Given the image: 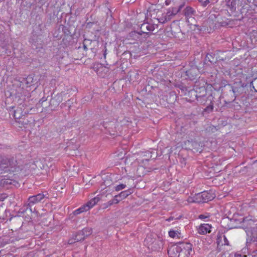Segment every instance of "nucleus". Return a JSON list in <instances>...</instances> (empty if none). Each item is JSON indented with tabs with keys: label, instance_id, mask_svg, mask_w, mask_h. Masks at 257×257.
Masks as SVG:
<instances>
[{
	"label": "nucleus",
	"instance_id": "f257e3e1",
	"mask_svg": "<svg viewBox=\"0 0 257 257\" xmlns=\"http://www.w3.org/2000/svg\"><path fill=\"white\" fill-rule=\"evenodd\" d=\"M20 170V167L14 157L0 155V174L9 173L15 175Z\"/></svg>",
	"mask_w": 257,
	"mask_h": 257
},
{
	"label": "nucleus",
	"instance_id": "f03ea898",
	"mask_svg": "<svg viewBox=\"0 0 257 257\" xmlns=\"http://www.w3.org/2000/svg\"><path fill=\"white\" fill-rule=\"evenodd\" d=\"M144 242L151 251H159L163 249L164 240L160 236L150 234L146 237Z\"/></svg>",
	"mask_w": 257,
	"mask_h": 257
},
{
	"label": "nucleus",
	"instance_id": "7ed1b4c3",
	"mask_svg": "<svg viewBox=\"0 0 257 257\" xmlns=\"http://www.w3.org/2000/svg\"><path fill=\"white\" fill-rule=\"evenodd\" d=\"M242 222L244 227L246 228L245 230L246 234L248 237H250V240L252 241H257V225L254 226L249 228L248 225L251 226L254 223V220L252 219L251 217H246L244 218Z\"/></svg>",
	"mask_w": 257,
	"mask_h": 257
},
{
	"label": "nucleus",
	"instance_id": "20e7f679",
	"mask_svg": "<svg viewBox=\"0 0 257 257\" xmlns=\"http://www.w3.org/2000/svg\"><path fill=\"white\" fill-rule=\"evenodd\" d=\"M100 200V198L96 196L89 200L86 204L83 205L73 212L74 215H78L86 212L92 208Z\"/></svg>",
	"mask_w": 257,
	"mask_h": 257
},
{
	"label": "nucleus",
	"instance_id": "39448f33",
	"mask_svg": "<svg viewBox=\"0 0 257 257\" xmlns=\"http://www.w3.org/2000/svg\"><path fill=\"white\" fill-rule=\"evenodd\" d=\"M192 251V245L190 243H179V257H189Z\"/></svg>",
	"mask_w": 257,
	"mask_h": 257
},
{
	"label": "nucleus",
	"instance_id": "423d86ee",
	"mask_svg": "<svg viewBox=\"0 0 257 257\" xmlns=\"http://www.w3.org/2000/svg\"><path fill=\"white\" fill-rule=\"evenodd\" d=\"M180 10V9L172 8L169 9L166 13L163 14V17L158 18L157 21L160 23H164L170 20L171 17L175 15Z\"/></svg>",
	"mask_w": 257,
	"mask_h": 257
},
{
	"label": "nucleus",
	"instance_id": "0eeeda50",
	"mask_svg": "<svg viewBox=\"0 0 257 257\" xmlns=\"http://www.w3.org/2000/svg\"><path fill=\"white\" fill-rule=\"evenodd\" d=\"M45 196L43 193H39L36 195L30 196L28 198V205L32 206L41 202L44 198Z\"/></svg>",
	"mask_w": 257,
	"mask_h": 257
},
{
	"label": "nucleus",
	"instance_id": "6e6552de",
	"mask_svg": "<svg viewBox=\"0 0 257 257\" xmlns=\"http://www.w3.org/2000/svg\"><path fill=\"white\" fill-rule=\"evenodd\" d=\"M25 108L24 105H20L14 110V117L17 121L20 123L18 119L22 118L26 114V112L24 110Z\"/></svg>",
	"mask_w": 257,
	"mask_h": 257
},
{
	"label": "nucleus",
	"instance_id": "1a4fd4ad",
	"mask_svg": "<svg viewBox=\"0 0 257 257\" xmlns=\"http://www.w3.org/2000/svg\"><path fill=\"white\" fill-rule=\"evenodd\" d=\"M92 232V229L90 228H83L76 236V239L77 241L84 240L86 237L91 234Z\"/></svg>",
	"mask_w": 257,
	"mask_h": 257
},
{
	"label": "nucleus",
	"instance_id": "9d476101",
	"mask_svg": "<svg viewBox=\"0 0 257 257\" xmlns=\"http://www.w3.org/2000/svg\"><path fill=\"white\" fill-rule=\"evenodd\" d=\"M212 226L208 223L200 224L197 228V232L200 234L204 235L211 231Z\"/></svg>",
	"mask_w": 257,
	"mask_h": 257
},
{
	"label": "nucleus",
	"instance_id": "9b49d317",
	"mask_svg": "<svg viewBox=\"0 0 257 257\" xmlns=\"http://www.w3.org/2000/svg\"><path fill=\"white\" fill-rule=\"evenodd\" d=\"M202 203L207 202L213 200L216 196L215 193L211 190L201 192Z\"/></svg>",
	"mask_w": 257,
	"mask_h": 257
},
{
	"label": "nucleus",
	"instance_id": "f8f14e48",
	"mask_svg": "<svg viewBox=\"0 0 257 257\" xmlns=\"http://www.w3.org/2000/svg\"><path fill=\"white\" fill-rule=\"evenodd\" d=\"M168 254L170 257H179V243L169 247Z\"/></svg>",
	"mask_w": 257,
	"mask_h": 257
},
{
	"label": "nucleus",
	"instance_id": "ddd939ff",
	"mask_svg": "<svg viewBox=\"0 0 257 257\" xmlns=\"http://www.w3.org/2000/svg\"><path fill=\"white\" fill-rule=\"evenodd\" d=\"M201 193L195 194L190 196L188 199L187 201L189 203H202Z\"/></svg>",
	"mask_w": 257,
	"mask_h": 257
},
{
	"label": "nucleus",
	"instance_id": "4468645a",
	"mask_svg": "<svg viewBox=\"0 0 257 257\" xmlns=\"http://www.w3.org/2000/svg\"><path fill=\"white\" fill-rule=\"evenodd\" d=\"M140 29L142 33H147L155 30V25H152L149 23H144L141 25Z\"/></svg>",
	"mask_w": 257,
	"mask_h": 257
},
{
	"label": "nucleus",
	"instance_id": "2eb2a0df",
	"mask_svg": "<svg viewBox=\"0 0 257 257\" xmlns=\"http://www.w3.org/2000/svg\"><path fill=\"white\" fill-rule=\"evenodd\" d=\"M226 6L231 12H235L239 0H226Z\"/></svg>",
	"mask_w": 257,
	"mask_h": 257
},
{
	"label": "nucleus",
	"instance_id": "dca6fc26",
	"mask_svg": "<svg viewBox=\"0 0 257 257\" xmlns=\"http://www.w3.org/2000/svg\"><path fill=\"white\" fill-rule=\"evenodd\" d=\"M198 70L196 67H191L186 72V75L191 80H193L197 76Z\"/></svg>",
	"mask_w": 257,
	"mask_h": 257
},
{
	"label": "nucleus",
	"instance_id": "f3484780",
	"mask_svg": "<svg viewBox=\"0 0 257 257\" xmlns=\"http://www.w3.org/2000/svg\"><path fill=\"white\" fill-rule=\"evenodd\" d=\"M17 183H18L16 181L10 178H6L5 177L4 178L0 180V185L4 187L8 185H16Z\"/></svg>",
	"mask_w": 257,
	"mask_h": 257
},
{
	"label": "nucleus",
	"instance_id": "a211bd4d",
	"mask_svg": "<svg viewBox=\"0 0 257 257\" xmlns=\"http://www.w3.org/2000/svg\"><path fill=\"white\" fill-rule=\"evenodd\" d=\"M184 13L185 18H187L189 17L195 16L196 12L192 7L187 6L185 8Z\"/></svg>",
	"mask_w": 257,
	"mask_h": 257
},
{
	"label": "nucleus",
	"instance_id": "6ab92c4d",
	"mask_svg": "<svg viewBox=\"0 0 257 257\" xmlns=\"http://www.w3.org/2000/svg\"><path fill=\"white\" fill-rule=\"evenodd\" d=\"M217 242L221 245H228L229 241L225 235H220L218 236Z\"/></svg>",
	"mask_w": 257,
	"mask_h": 257
},
{
	"label": "nucleus",
	"instance_id": "aec40b11",
	"mask_svg": "<svg viewBox=\"0 0 257 257\" xmlns=\"http://www.w3.org/2000/svg\"><path fill=\"white\" fill-rule=\"evenodd\" d=\"M169 235L170 237L173 238H179L181 236V233L180 231L177 230H170L169 232Z\"/></svg>",
	"mask_w": 257,
	"mask_h": 257
},
{
	"label": "nucleus",
	"instance_id": "412c9836",
	"mask_svg": "<svg viewBox=\"0 0 257 257\" xmlns=\"http://www.w3.org/2000/svg\"><path fill=\"white\" fill-rule=\"evenodd\" d=\"M92 41L91 40L85 39L83 42V47L84 50L86 51L88 49H92L91 46Z\"/></svg>",
	"mask_w": 257,
	"mask_h": 257
},
{
	"label": "nucleus",
	"instance_id": "4be33fe9",
	"mask_svg": "<svg viewBox=\"0 0 257 257\" xmlns=\"http://www.w3.org/2000/svg\"><path fill=\"white\" fill-rule=\"evenodd\" d=\"M186 21L190 26H196V20L194 16H191L186 18Z\"/></svg>",
	"mask_w": 257,
	"mask_h": 257
},
{
	"label": "nucleus",
	"instance_id": "5701e85b",
	"mask_svg": "<svg viewBox=\"0 0 257 257\" xmlns=\"http://www.w3.org/2000/svg\"><path fill=\"white\" fill-rule=\"evenodd\" d=\"M131 194V192L130 191H124L121 192L118 196L119 197L122 198V199L125 198L127 196H128L130 194Z\"/></svg>",
	"mask_w": 257,
	"mask_h": 257
},
{
	"label": "nucleus",
	"instance_id": "b1692460",
	"mask_svg": "<svg viewBox=\"0 0 257 257\" xmlns=\"http://www.w3.org/2000/svg\"><path fill=\"white\" fill-rule=\"evenodd\" d=\"M125 187L126 185L123 184L118 185L115 187V190L117 191L121 190L122 189L125 188Z\"/></svg>",
	"mask_w": 257,
	"mask_h": 257
},
{
	"label": "nucleus",
	"instance_id": "393cba45",
	"mask_svg": "<svg viewBox=\"0 0 257 257\" xmlns=\"http://www.w3.org/2000/svg\"><path fill=\"white\" fill-rule=\"evenodd\" d=\"M204 7L206 6L210 2V0H198Z\"/></svg>",
	"mask_w": 257,
	"mask_h": 257
},
{
	"label": "nucleus",
	"instance_id": "a878e982",
	"mask_svg": "<svg viewBox=\"0 0 257 257\" xmlns=\"http://www.w3.org/2000/svg\"><path fill=\"white\" fill-rule=\"evenodd\" d=\"M227 85H228V84L226 80H221V83H220V86L219 87V89L224 87Z\"/></svg>",
	"mask_w": 257,
	"mask_h": 257
},
{
	"label": "nucleus",
	"instance_id": "bb28decb",
	"mask_svg": "<svg viewBox=\"0 0 257 257\" xmlns=\"http://www.w3.org/2000/svg\"><path fill=\"white\" fill-rule=\"evenodd\" d=\"M8 197V196L5 193L0 194V202L4 201Z\"/></svg>",
	"mask_w": 257,
	"mask_h": 257
},
{
	"label": "nucleus",
	"instance_id": "cd10ccee",
	"mask_svg": "<svg viewBox=\"0 0 257 257\" xmlns=\"http://www.w3.org/2000/svg\"><path fill=\"white\" fill-rule=\"evenodd\" d=\"M117 197H118V196H115V198L112 199L113 204H117L119 202V200L117 199Z\"/></svg>",
	"mask_w": 257,
	"mask_h": 257
},
{
	"label": "nucleus",
	"instance_id": "c85d7f7f",
	"mask_svg": "<svg viewBox=\"0 0 257 257\" xmlns=\"http://www.w3.org/2000/svg\"><path fill=\"white\" fill-rule=\"evenodd\" d=\"M185 144H191L192 145H193V144H196V143L195 142H193L192 141H187L186 142H185Z\"/></svg>",
	"mask_w": 257,
	"mask_h": 257
},
{
	"label": "nucleus",
	"instance_id": "c756f323",
	"mask_svg": "<svg viewBox=\"0 0 257 257\" xmlns=\"http://www.w3.org/2000/svg\"><path fill=\"white\" fill-rule=\"evenodd\" d=\"M230 22H231V21H229V23L222 22L221 25L222 26H228Z\"/></svg>",
	"mask_w": 257,
	"mask_h": 257
},
{
	"label": "nucleus",
	"instance_id": "7c9ffc66",
	"mask_svg": "<svg viewBox=\"0 0 257 257\" xmlns=\"http://www.w3.org/2000/svg\"><path fill=\"white\" fill-rule=\"evenodd\" d=\"M113 204V203H112V200H111L108 202V206H110V205H112Z\"/></svg>",
	"mask_w": 257,
	"mask_h": 257
},
{
	"label": "nucleus",
	"instance_id": "2f4dec72",
	"mask_svg": "<svg viewBox=\"0 0 257 257\" xmlns=\"http://www.w3.org/2000/svg\"><path fill=\"white\" fill-rule=\"evenodd\" d=\"M205 218H206V217L204 215L201 214L199 215V218L200 219H204Z\"/></svg>",
	"mask_w": 257,
	"mask_h": 257
},
{
	"label": "nucleus",
	"instance_id": "473e14b6",
	"mask_svg": "<svg viewBox=\"0 0 257 257\" xmlns=\"http://www.w3.org/2000/svg\"><path fill=\"white\" fill-rule=\"evenodd\" d=\"M120 154H121V155H120V158H119V159H122L123 158V157L122 156V155L124 154V153H123L122 152H121V153H120Z\"/></svg>",
	"mask_w": 257,
	"mask_h": 257
},
{
	"label": "nucleus",
	"instance_id": "72a5a7b5",
	"mask_svg": "<svg viewBox=\"0 0 257 257\" xmlns=\"http://www.w3.org/2000/svg\"><path fill=\"white\" fill-rule=\"evenodd\" d=\"M210 108H211V109H213V106H210Z\"/></svg>",
	"mask_w": 257,
	"mask_h": 257
},
{
	"label": "nucleus",
	"instance_id": "f704fd0d",
	"mask_svg": "<svg viewBox=\"0 0 257 257\" xmlns=\"http://www.w3.org/2000/svg\"><path fill=\"white\" fill-rule=\"evenodd\" d=\"M144 160H142V163H144Z\"/></svg>",
	"mask_w": 257,
	"mask_h": 257
},
{
	"label": "nucleus",
	"instance_id": "c9c22d12",
	"mask_svg": "<svg viewBox=\"0 0 257 257\" xmlns=\"http://www.w3.org/2000/svg\"><path fill=\"white\" fill-rule=\"evenodd\" d=\"M145 161H148V159H146V160H145Z\"/></svg>",
	"mask_w": 257,
	"mask_h": 257
},
{
	"label": "nucleus",
	"instance_id": "e433bc0d",
	"mask_svg": "<svg viewBox=\"0 0 257 257\" xmlns=\"http://www.w3.org/2000/svg\"><path fill=\"white\" fill-rule=\"evenodd\" d=\"M127 160V159H125V162H126Z\"/></svg>",
	"mask_w": 257,
	"mask_h": 257
}]
</instances>
